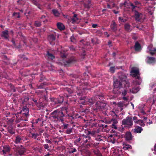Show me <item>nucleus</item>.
<instances>
[{"label":"nucleus","instance_id":"nucleus-1","mask_svg":"<svg viewBox=\"0 0 156 156\" xmlns=\"http://www.w3.org/2000/svg\"><path fill=\"white\" fill-rule=\"evenodd\" d=\"M120 5L121 6L124 5L125 7H127L132 9V11L134 13L136 20L141 21L144 18V16L141 13H139L137 12L136 11L135 9L136 6L133 5L132 3L130 2L127 3L126 2H125L123 4H121Z\"/></svg>","mask_w":156,"mask_h":156},{"label":"nucleus","instance_id":"nucleus-2","mask_svg":"<svg viewBox=\"0 0 156 156\" xmlns=\"http://www.w3.org/2000/svg\"><path fill=\"white\" fill-rule=\"evenodd\" d=\"M52 114L54 115L52 116V117L56 121L60 120L62 122H63V117L64 115L62 111L57 112L56 111H54L52 113Z\"/></svg>","mask_w":156,"mask_h":156},{"label":"nucleus","instance_id":"nucleus-3","mask_svg":"<svg viewBox=\"0 0 156 156\" xmlns=\"http://www.w3.org/2000/svg\"><path fill=\"white\" fill-rule=\"evenodd\" d=\"M122 123L123 124L126 125L127 127L132 126L133 122L132 118L127 117L124 119L122 121Z\"/></svg>","mask_w":156,"mask_h":156},{"label":"nucleus","instance_id":"nucleus-4","mask_svg":"<svg viewBox=\"0 0 156 156\" xmlns=\"http://www.w3.org/2000/svg\"><path fill=\"white\" fill-rule=\"evenodd\" d=\"M96 108L95 110H102L103 109H105L106 108V104L104 103L98 102L96 104Z\"/></svg>","mask_w":156,"mask_h":156},{"label":"nucleus","instance_id":"nucleus-5","mask_svg":"<svg viewBox=\"0 0 156 156\" xmlns=\"http://www.w3.org/2000/svg\"><path fill=\"white\" fill-rule=\"evenodd\" d=\"M114 90H118L122 87V82L119 80H116L114 83Z\"/></svg>","mask_w":156,"mask_h":156},{"label":"nucleus","instance_id":"nucleus-6","mask_svg":"<svg viewBox=\"0 0 156 156\" xmlns=\"http://www.w3.org/2000/svg\"><path fill=\"white\" fill-rule=\"evenodd\" d=\"M130 73L131 75L134 77L139 76V69L137 68L133 67L132 68Z\"/></svg>","mask_w":156,"mask_h":156},{"label":"nucleus","instance_id":"nucleus-7","mask_svg":"<svg viewBox=\"0 0 156 156\" xmlns=\"http://www.w3.org/2000/svg\"><path fill=\"white\" fill-rule=\"evenodd\" d=\"M25 151V148L21 147L16 150V151L15 152V154L16 156L22 155L23 154Z\"/></svg>","mask_w":156,"mask_h":156},{"label":"nucleus","instance_id":"nucleus-8","mask_svg":"<svg viewBox=\"0 0 156 156\" xmlns=\"http://www.w3.org/2000/svg\"><path fill=\"white\" fill-rule=\"evenodd\" d=\"M120 80L122 82H124V83L125 84V86L129 87V84L128 82L125 81L126 79V76L124 74H121L119 77Z\"/></svg>","mask_w":156,"mask_h":156},{"label":"nucleus","instance_id":"nucleus-9","mask_svg":"<svg viewBox=\"0 0 156 156\" xmlns=\"http://www.w3.org/2000/svg\"><path fill=\"white\" fill-rule=\"evenodd\" d=\"M148 48L149 51V53L151 55H153L156 52V48H154L152 44H150L148 47Z\"/></svg>","mask_w":156,"mask_h":156},{"label":"nucleus","instance_id":"nucleus-10","mask_svg":"<svg viewBox=\"0 0 156 156\" xmlns=\"http://www.w3.org/2000/svg\"><path fill=\"white\" fill-rule=\"evenodd\" d=\"M116 136L115 135H111L108 137V140L110 142H111L113 144L115 143L117 140V138L116 137Z\"/></svg>","mask_w":156,"mask_h":156},{"label":"nucleus","instance_id":"nucleus-11","mask_svg":"<svg viewBox=\"0 0 156 156\" xmlns=\"http://www.w3.org/2000/svg\"><path fill=\"white\" fill-rule=\"evenodd\" d=\"M80 22V20L77 17L76 14H74L73 17L71 19L70 21L73 23H77Z\"/></svg>","mask_w":156,"mask_h":156},{"label":"nucleus","instance_id":"nucleus-12","mask_svg":"<svg viewBox=\"0 0 156 156\" xmlns=\"http://www.w3.org/2000/svg\"><path fill=\"white\" fill-rule=\"evenodd\" d=\"M111 122L112 123L111 127L112 128H114L115 129H117V126L116 124L118 122V121L116 119H113L111 120Z\"/></svg>","mask_w":156,"mask_h":156},{"label":"nucleus","instance_id":"nucleus-13","mask_svg":"<svg viewBox=\"0 0 156 156\" xmlns=\"http://www.w3.org/2000/svg\"><path fill=\"white\" fill-rule=\"evenodd\" d=\"M82 141L83 143H87L90 139V137L88 136H85L84 134L82 135Z\"/></svg>","mask_w":156,"mask_h":156},{"label":"nucleus","instance_id":"nucleus-14","mask_svg":"<svg viewBox=\"0 0 156 156\" xmlns=\"http://www.w3.org/2000/svg\"><path fill=\"white\" fill-rule=\"evenodd\" d=\"M32 1L34 4L37 6L38 8L41 9H42V6L40 5L38 1L37 0H32Z\"/></svg>","mask_w":156,"mask_h":156},{"label":"nucleus","instance_id":"nucleus-15","mask_svg":"<svg viewBox=\"0 0 156 156\" xmlns=\"http://www.w3.org/2000/svg\"><path fill=\"white\" fill-rule=\"evenodd\" d=\"M147 58H148V60L147 62L148 63H152L156 62V59L154 58L148 57Z\"/></svg>","mask_w":156,"mask_h":156},{"label":"nucleus","instance_id":"nucleus-16","mask_svg":"<svg viewBox=\"0 0 156 156\" xmlns=\"http://www.w3.org/2000/svg\"><path fill=\"white\" fill-rule=\"evenodd\" d=\"M57 26L58 28L60 30H63L65 28L64 25L61 23H57Z\"/></svg>","mask_w":156,"mask_h":156},{"label":"nucleus","instance_id":"nucleus-17","mask_svg":"<svg viewBox=\"0 0 156 156\" xmlns=\"http://www.w3.org/2000/svg\"><path fill=\"white\" fill-rule=\"evenodd\" d=\"M28 109L26 107H24L21 111V112L26 116L28 115Z\"/></svg>","mask_w":156,"mask_h":156},{"label":"nucleus","instance_id":"nucleus-18","mask_svg":"<svg viewBox=\"0 0 156 156\" xmlns=\"http://www.w3.org/2000/svg\"><path fill=\"white\" fill-rule=\"evenodd\" d=\"M125 137L127 140H130L132 139V136L130 132H127L126 134Z\"/></svg>","mask_w":156,"mask_h":156},{"label":"nucleus","instance_id":"nucleus-19","mask_svg":"<svg viewBox=\"0 0 156 156\" xmlns=\"http://www.w3.org/2000/svg\"><path fill=\"white\" fill-rule=\"evenodd\" d=\"M111 28L113 31H115L116 30V24L114 21L112 22V23L111 25Z\"/></svg>","mask_w":156,"mask_h":156},{"label":"nucleus","instance_id":"nucleus-20","mask_svg":"<svg viewBox=\"0 0 156 156\" xmlns=\"http://www.w3.org/2000/svg\"><path fill=\"white\" fill-rule=\"evenodd\" d=\"M141 48V47L140 44L138 42L136 43L135 45V49L136 51H139Z\"/></svg>","mask_w":156,"mask_h":156},{"label":"nucleus","instance_id":"nucleus-21","mask_svg":"<svg viewBox=\"0 0 156 156\" xmlns=\"http://www.w3.org/2000/svg\"><path fill=\"white\" fill-rule=\"evenodd\" d=\"M139 90V88L138 87H136L133 88L132 90H130V92L133 93H137Z\"/></svg>","mask_w":156,"mask_h":156},{"label":"nucleus","instance_id":"nucleus-22","mask_svg":"<svg viewBox=\"0 0 156 156\" xmlns=\"http://www.w3.org/2000/svg\"><path fill=\"white\" fill-rule=\"evenodd\" d=\"M142 130L141 127L137 126L136 127L134 130V132L135 133H140Z\"/></svg>","mask_w":156,"mask_h":156},{"label":"nucleus","instance_id":"nucleus-23","mask_svg":"<svg viewBox=\"0 0 156 156\" xmlns=\"http://www.w3.org/2000/svg\"><path fill=\"white\" fill-rule=\"evenodd\" d=\"M31 137L32 138H33L34 139H37L38 140H39L38 138H37V137L39 135L38 133H31Z\"/></svg>","mask_w":156,"mask_h":156},{"label":"nucleus","instance_id":"nucleus-24","mask_svg":"<svg viewBox=\"0 0 156 156\" xmlns=\"http://www.w3.org/2000/svg\"><path fill=\"white\" fill-rule=\"evenodd\" d=\"M23 139L22 137L20 136H17L16 137L15 142L16 143H18L21 142Z\"/></svg>","mask_w":156,"mask_h":156},{"label":"nucleus","instance_id":"nucleus-25","mask_svg":"<svg viewBox=\"0 0 156 156\" xmlns=\"http://www.w3.org/2000/svg\"><path fill=\"white\" fill-rule=\"evenodd\" d=\"M10 149L9 147L5 146L3 147V151L4 154H6L7 152L10 151Z\"/></svg>","mask_w":156,"mask_h":156},{"label":"nucleus","instance_id":"nucleus-26","mask_svg":"<svg viewBox=\"0 0 156 156\" xmlns=\"http://www.w3.org/2000/svg\"><path fill=\"white\" fill-rule=\"evenodd\" d=\"M125 28L126 30L127 31H129L131 30L130 25L127 23L125 24Z\"/></svg>","mask_w":156,"mask_h":156},{"label":"nucleus","instance_id":"nucleus-27","mask_svg":"<svg viewBox=\"0 0 156 156\" xmlns=\"http://www.w3.org/2000/svg\"><path fill=\"white\" fill-rule=\"evenodd\" d=\"M2 36L4 37L5 38L7 39L9 37L8 34V31H4L2 32Z\"/></svg>","mask_w":156,"mask_h":156},{"label":"nucleus","instance_id":"nucleus-28","mask_svg":"<svg viewBox=\"0 0 156 156\" xmlns=\"http://www.w3.org/2000/svg\"><path fill=\"white\" fill-rule=\"evenodd\" d=\"M48 39L50 41H52L55 39V37L53 35H51L48 37Z\"/></svg>","mask_w":156,"mask_h":156},{"label":"nucleus","instance_id":"nucleus-29","mask_svg":"<svg viewBox=\"0 0 156 156\" xmlns=\"http://www.w3.org/2000/svg\"><path fill=\"white\" fill-rule=\"evenodd\" d=\"M123 145H124L123 147V149L125 150L130 149L131 148V146L129 144H125L124 145V144L123 143Z\"/></svg>","mask_w":156,"mask_h":156},{"label":"nucleus","instance_id":"nucleus-30","mask_svg":"<svg viewBox=\"0 0 156 156\" xmlns=\"http://www.w3.org/2000/svg\"><path fill=\"white\" fill-rule=\"evenodd\" d=\"M135 123H137V124H139L141 126H144V122L142 120H137V121H135Z\"/></svg>","mask_w":156,"mask_h":156},{"label":"nucleus","instance_id":"nucleus-31","mask_svg":"<svg viewBox=\"0 0 156 156\" xmlns=\"http://www.w3.org/2000/svg\"><path fill=\"white\" fill-rule=\"evenodd\" d=\"M118 19L119 22L120 23L126 22L127 20L126 19L120 17H119Z\"/></svg>","mask_w":156,"mask_h":156},{"label":"nucleus","instance_id":"nucleus-32","mask_svg":"<svg viewBox=\"0 0 156 156\" xmlns=\"http://www.w3.org/2000/svg\"><path fill=\"white\" fill-rule=\"evenodd\" d=\"M137 78V79H138L139 80L136 81H135V83L137 85H140L141 82V79L140 76H138Z\"/></svg>","mask_w":156,"mask_h":156},{"label":"nucleus","instance_id":"nucleus-33","mask_svg":"<svg viewBox=\"0 0 156 156\" xmlns=\"http://www.w3.org/2000/svg\"><path fill=\"white\" fill-rule=\"evenodd\" d=\"M52 12L53 14L55 16H58L60 14L58 12L56 9H53L52 10Z\"/></svg>","mask_w":156,"mask_h":156},{"label":"nucleus","instance_id":"nucleus-34","mask_svg":"<svg viewBox=\"0 0 156 156\" xmlns=\"http://www.w3.org/2000/svg\"><path fill=\"white\" fill-rule=\"evenodd\" d=\"M47 55L48 58L49 59L52 60L55 58L54 56L52 54L49 53L48 52L47 53Z\"/></svg>","mask_w":156,"mask_h":156},{"label":"nucleus","instance_id":"nucleus-35","mask_svg":"<svg viewBox=\"0 0 156 156\" xmlns=\"http://www.w3.org/2000/svg\"><path fill=\"white\" fill-rule=\"evenodd\" d=\"M85 133L87 134V135L91 134L92 135H94L95 134L94 132H91L90 131H89L88 130H85Z\"/></svg>","mask_w":156,"mask_h":156},{"label":"nucleus","instance_id":"nucleus-36","mask_svg":"<svg viewBox=\"0 0 156 156\" xmlns=\"http://www.w3.org/2000/svg\"><path fill=\"white\" fill-rule=\"evenodd\" d=\"M147 10L148 11V12L151 14V15L153 13V9L151 7H149L148 9Z\"/></svg>","mask_w":156,"mask_h":156},{"label":"nucleus","instance_id":"nucleus-37","mask_svg":"<svg viewBox=\"0 0 156 156\" xmlns=\"http://www.w3.org/2000/svg\"><path fill=\"white\" fill-rule=\"evenodd\" d=\"M95 100V98H92L88 100V102L89 104H90V105H92L93 104V103Z\"/></svg>","mask_w":156,"mask_h":156},{"label":"nucleus","instance_id":"nucleus-38","mask_svg":"<svg viewBox=\"0 0 156 156\" xmlns=\"http://www.w3.org/2000/svg\"><path fill=\"white\" fill-rule=\"evenodd\" d=\"M9 132L11 134H13L14 133V129L11 127H9L8 128Z\"/></svg>","mask_w":156,"mask_h":156},{"label":"nucleus","instance_id":"nucleus-39","mask_svg":"<svg viewBox=\"0 0 156 156\" xmlns=\"http://www.w3.org/2000/svg\"><path fill=\"white\" fill-rule=\"evenodd\" d=\"M13 15L16 18H19L20 17L19 12H15L13 13Z\"/></svg>","mask_w":156,"mask_h":156},{"label":"nucleus","instance_id":"nucleus-40","mask_svg":"<svg viewBox=\"0 0 156 156\" xmlns=\"http://www.w3.org/2000/svg\"><path fill=\"white\" fill-rule=\"evenodd\" d=\"M76 151L77 150L75 148H71L69 150V152L70 153H73V152H76Z\"/></svg>","mask_w":156,"mask_h":156},{"label":"nucleus","instance_id":"nucleus-41","mask_svg":"<svg viewBox=\"0 0 156 156\" xmlns=\"http://www.w3.org/2000/svg\"><path fill=\"white\" fill-rule=\"evenodd\" d=\"M72 128H68L66 130V133L68 134H70L72 132Z\"/></svg>","mask_w":156,"mask_h":156},{"label":"nucleus","instance_id":"nucleus-42","mask_svg":"<svg viewBox=\"0 0 156 156\" xmlns=\"http://www.w3.org/2000/svg\"><path fill=\"white\" fill-rule=\"evenodd\" d=\"M117 105H118V107L120 108L119 109H120V110H121L122 109H121V107L122 106H123L122 103L121 102H119V103H118V104Z\"/></svg>","mask_w":156,"mask_h":156},{"label":"nucleus","instance_id":"nucleus-43","mask_svg":"<svg viewBox=\"0 0 156 156\" xmlns=\"http://www.w3.org/2000/svg\"><path fill=\"white\" fill-rule=\"evenodd\" d=\"M41 25V23L39 21H36L35 22V25L37 27H39Z\"/></svg>","mask_w":156,"mask_h":156},{"label":"nucleus","instance_id":"nucleus-44","mask_svg":"<svg viewBox=\"0 0 156 156\" xmlns=\"http://www.w3.org/2000/svg\"><path fill=\"white\" fill-rule=\"evenodd\" d=\"M25 1V0H18L17 1V2L19 4H22Z\"/></svg>","mask_w":156,"mask_h":156},{"label":"nucleus","instance_id":"nucleus-45","mask_svg":"<svg viewBox=\"0 0 156 156\" xmlns=\"http://www.w3.org/2000/svg\"><path fill=\"white\" fill-rule=\"evenodd\" d=\"M115 68L114 67H111L110 69V71L112 73H113L115 72Z\"/></svg>","mask_w":156,"mask_h":156},{"label":"nucleus","instance_id":"nucleus-46","mask_svg":"<svg viewBox=\"0 0 156 156\" xmlns=\"http://www.w3.org/2000/svg\"><path fill=\"white\" fill-rule=\"evenodd\" d=\"M134 2L135 5H136V8H137L136 6H139V5L140 4V3L137 1H135Z\"/></svg>","mask_w":156,"mask_h":156},{"label":"nucleus","instance_id":"nucleus-47","mask_svg":"<svg viewBox=\"0 0 156 156\" xmlns=\"http://www.w3.org/2000/svg\"><path fill=\"white\" fill-rule=\"evenodd\" d=\"M44 147V148L48 149L49 148V146L48 144H45L43 145Z\"/></svg>","mask_w":156,"mask_h":156},{"label":"nucleus","instance_id":"nucleus-48","mask_svg":"<svg viewBox=\"0 0 156 156\" xmlns=\"http://www.w3.org/2000/svg\"><path fill=\"white\" fill-rule=\"evenodd\" d=\"M112 115H115V117H116L117 116V115L116 114L115 112H114V111H112L111 113Z\"/></svg>","mask_w":156,"mask_h":156},{"label":"nucleus","instance_id":"nucleus-49","mask_svg":"<svg viewBox=\"0 0 156 156\" xmlns=\"http://www.w3.org/2000/svg\"><path fill=\"white\" fill-rule=\"evenodd\" d=\"M92 27L94 28H96L98 27V25L96 24H92Z\"/></svg>","mask_w":156,"mask_h":156},{"label":"nucleus","instance_id":"nucleus-50","mask_svg":"<svg viewBox=\"0 0 156 156\" xmlns=\"http://www.w3.org/2000/svg\"><path fill=\"white\" fill-rule=\"evenodd\" d=\"M82 135L81 136L80 138H79L77 140H76L77 142H79L81 140L82 141Z\"/></svg>","mask_w":156,"mask_h":156},{"label":"nucleus","instance_id":"nucleus-51","mask_svg":"<svg viewBox=\"0 0 156 156\" xmlns=\"http://www.w3.org/2000/svg\"><path fill=\"white\" fill-rule=\"evenodd\" d=\"M74 39H75V38H74V37L73 36H71L70 37V40H71V41H72V42H74Z\"/></svg>","mask_w":156,"mask_h":156},{"label":"nucleus","instance_id":"nucleus-52","mask_svg":"<svg viewBox=\"0 0 156 156\" xmlns=\"http://www.w3.org/2000/svg\"><path fill=\"white\" fill-rule=\"evenodd\" d=\"M126 94V91L125 90H124L122 92V94L124 96H125Z\"/></svg>","mask_w":156,"mask_h":156},{"label":"nucleus","instance_id":"nucleus-53","mask_svg":"<svg viewBox=\"0 0 156 156\" xmlns=\"http://www.w3.org/2000/svg\"><path fill=\"white\" fill-rule=\"evenodd\" d=\"M60 100L59 101H58V103H61L63 101V99L62 98H60Z\"/></svg>","mask_w":156,"mask_h":156},{"label":"nucleus","instance_id":"nucleus-54","mask_svg":"<svg viewBox=\"0 0 156 156\" xmlns=\"http://www.w3.org/2000/svg\"><path fill=\"white\" fill-rule=\"evenodd\" d=\"M45 141L47 143L51 144V142L50 140L47 139H45Z\"/></svg>","mask_w":156,"mask_h":156},{"label":"nucleus","instance_id":"nucleus-55","mask_svg":"<svg viewBox=\"0 0 156 156\" xmlns=\"http://www.w3.org/2000/svg\"><path fill=\"white\" fill-rule=\"evenodd\" d=\"M133 120H134L135 121H137L138 119L135 116L133 117Z\"/></svg>","mask_w":156,"mask_h":156},{"label":"nucleus","instance_id":"nucleus-56","mask_svg":"<svg viewBox=\"0 0 156 156\" xmlns=\"http://www.w3.org/2000/svg\"><path fill=\"white\" fill-rule=\"evenodd\" d=\"M114 6L113 5L112 6L109 5H107L108 8L109 9H112V7H113Z\"/></svg>","mask_w":156,"mask_h":156},{"label":"nucleus","instance_id":"nucleus-57","mask_svg":"<svg viewBox=\"0 0 156 156\" xmlns=\"http://www.w3.org/2000/svg\"><path fill=\"white\" fill-rule=\"evenodd\" d=\"M155 86H156V83L155 84H152V85L151 86V87L152 88V87H153ZM156 89V87H155V88L154 89V90H155Z\"/></svg>","mask_w":156,"mask_h":156},{"label":"nucleus","instance_id":"nucleus-58","mask_svg":"<svg viewBox=\"0 0 156 156\" xmlns=\"http://www.w3.org/2000/svg\"><path fill=\"white\" fill-rule=\"evenodd\" d=\"M70 49H71V50H74L75 49L73 47V46H71L70 47Z\"/></svg>","mask_w":156,"mask_h":156},{"label":"nucleus","instance_id":"nucleus-59","mask_svg":"<svg viewBox=\"0 0 156 156\" xmlns=\"http://www.w3.org/2000/svg\"><path fill=\"white\" fill-rule=\"evenodd\" d=\"M123 99L124 100L126 101H127L128 100L127 98L126 97H123Z\"/></svg>","mask_w":156,"mask_h":156},{"label":"nucleus","instance_id":"nucleus-60","mask_svg":"<svg viewBox=\"0 0 156 156\" xmlns=\"http://www.w3.org/2000/svg\"><path fill=\"white\" fill-rule=\"evenodd\" d=\"M44 135L46 137H48V134H47L46 133H44Z\"/></svg>","mask_w":156,"mask_h":156},{"label":"nucleus","instance_id":"nucleus-61","mask_svg":"<svg viewBox=\"0 0 156 156\" xmlns=\"http://www.w3.org/2000/svg\"><path fill=\"white\" fill-rule=\"evenodd\" d=\"M113 11L115 13V14H116V13H118V11H115L114 10H113Z\"/></svg>","mask_w":156,"mask_h":156},{"label":"nucleus","instance_id":"nucleus-62","mask_svg":"<svg viewBox=\"0 0 156 156\" xmlns=\"http://www.w3.org/2000/svg\"><path fill=\"white\" fill-rule=\"evenodd\" d=\"M50 154L48 153L47 154L45 155L44 156H49L50 155Z\"/></svg>","mask_w":156,"mask_h":156},{"label":"nucleus","instance_id":"nucleus-63","mask_svg":"<svg viewBox=\"0 0 156 156\" xmlns=\"http://www.w3.org/2000/svg\"><path fill=\"white\" fill-rule=\"evenodd\" d=\"M111 44V42L110 41H109L108 42V44L110 45Z\"/></svg>","mask_w":156,"mask_h":156},{"label":"nucleus","instance_id":"nucleus-64","mask_svg":"<svg viewBox=\"0 0 156 156\" xmlns=\"http://www.w3.org/2000/svg\"><path fill=\"white\" fill-rule=\"evenodd\" d=\"M45 16H42V18H45Z\"/></svg>","mask_w":156,"mask_h":156}]
</instances>
